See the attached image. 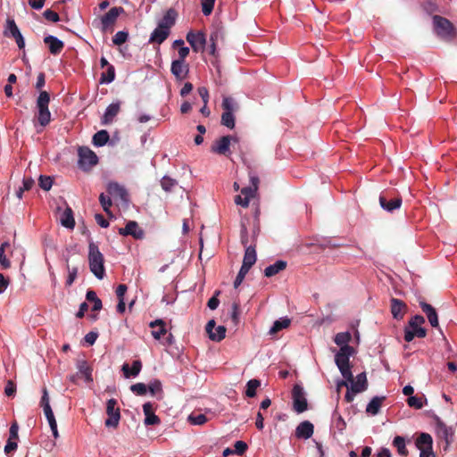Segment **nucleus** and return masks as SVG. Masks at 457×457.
Wrapping results in <instances>:
<instances>
[{"mask_svg":"<svg viewBox=\"0 0 457 457\" xmlns=\"http://www.w3.org/2000/svg\"><path fill=\"white\" fill-rule=\"evenodd\" d=\"M432 21L434 32L439 38L445 42H451L456 37L457 29L448 19L434 15Z\"/></svg>","mask_w":457,"mask_h":457,"instance_id":"1","label":"nucleus"},{"mask_svg":"<svg viewBox=\"0 0 457 457\" xmlns=\"http://www.w3.org/2000/svg\"><path fill=\"white\" fill-rule=\"evenodd\" d=\"M88 262L91 272L97 278L102 279L104 276V256L93 242L88 246Z\"/></svg>","mask_w":457,"mask_h":457,"instance_id":"2","label":"nucleus"},{"mask_svg":"<svg viewBox=\"0 0 457 457\" xmlns=\"http://www.w3.org/2000/svg\"><path fill=\"white\" fill-rule=\"evenodd\" d=\"M425 319L421 315L413 316L404 328V340L411 342L414 337L424 338L427 336V330L422 328Z\"/></svg>","mask_w":457,"mask_h":457,"instance_id":"3","label":"nucleus"},{"mask_svg":"<svg viewBox=\"0 0 457 457\" xmlns=\"http://www.w3.org/2000/svg\"><path fill=\"white\" fill-rule=\"evenodd\" d=\"M49 103V93L46 91H40L37 99V120L42 127L47 126L51 121V112L48 108Z\"/></svg>","mask_w":457,"mask_h":457,"instance_id":"4","label":"nucleus"},{"mask_svg":"<svg viewBox=\"0 0 457 457\" xmlns=\"http://www.w3.org/2000/svg\"><path fill=\"white\" fill-rule=\"evenodd\" d=\"M436 433L439 439L445 442V450L453 442L454 430L452 427L447 426L437 415L432 416Z\"/></svg>","mask_w":457,"mask_h":457,"instance_id":"5","label":"nucleus"},{"mask_svg":"<svg viewBox=\"0 0 457 457\" xmlns=\"http://www.w3.org/2000/svg\"><path fill=\"white\" fill-rule=\"evenodd\" d=\"M124 12L125 10L123 7H112L104 15H103L100 21L102 32H112L118 17Z\"/></svg>","mask_w":457,"mask_h":457,"instance_id":"6","label":"nucleus"},{"mask_svg":"<svg viewBox=\"0 0 457 457\" xmlns=\"http://www.w3.org/2000/svg\"><path fill=\"white\" fill-rule=\"evenodd\" d=\"M98 162L97 155L88 147L82 146L79 149V166L83 170H89Z\"/></svg>","mask_w":457,"mask_h":457,"instance_id":"7","label":"nucleus"},{"mask_svg":"<svg viewBox=\"0 0 457 457\" xmlns=\"http://www.w3.org/2000/svg\"><path fill=\"white\" fill-rule=\"evenodd\" d=\"M238 138L234 136H223L220 139L216 140L212 147V153L229 157L231 154L230 145L231 143H237Z\"/></svg>","mask_w":457,"mask_h":457,"instance_id":"8","label":"nucleus"},{"mask_svg":"<svg viewBox=\"0 0 457 457\" xmlns=\"http://www.w3.org/2000/svg\"><path fill=\"white\" fill-rule=\"evenodd\" d=\"M117 400L114 398L109 399L106 403V413L108 419L105 420L104 425L107 428H116L120 420V408L117 407Z\"/></svg>","mask_w":457,"mask_h":457,"instance_id":"9","label":"nucleus"},{"mask_svg":"<svg viewBox=\"0 0 457 457\" xmlns=\"http://www.w3.org/2000/svg\"><path fill=\"white\" fill-rule=\"evenodd\" d=\"M293 409L297 413H302L308 409V403L303 386L295 385L292 389Z\"/></svg>","mask_w":457,"mask_h":457,"instance_id":"10","label":"nucleus"},{"mask_svg":"<svg viewBox=\"0 0 457 457\" xmlns=\"http://www.w3.org/2000/svg\"><path fill=\"white\" fill-rule=\"evenodd\" d=\"M4 35L5 37H11L14 38L19 49H23L25 47L24 38L19 28L17 27L14 20L7 19Z\"/></svg>","mask_w":457,"mask_h":457,"instance_id":"11","label":"nucleus"},{"mask_svg":"<svg viewBox=\"0 0 457 457\" xmlns=\"http://www.w3.org/2000/svg\"><path fill=\"white\" fill-rule=\"evenodd\" d=\"M187 41L191 46L194 52H204L206 45V37L204 33L201 31H189L187 34Z\"/></svg>","mask_w":457,"mask_h":457,"instance_id":"12","label":"nucleus"},{"mask_svg":"<svg viewBox=\"0 0 457 457\" xmlns=\"http://www.w3.org/2000/svg\"><path fill=\"white\" fill-rule=\"evenodd\" d=\"M379 204L380 206L387 211V212H394L396 209H399L402 205V197L401 196H395L391 197L389 195V193L382 194L379 196Z\"/></svg>","mask_w":457,"mask_h":457,"instance_id":"13","label":"nucleus"},{"mask_svg":"<svg viewBox=\"0 0 457 457\" xmlns=\"http://www.w3.org/2000/svg\"><path fill=\"white\" fill-rule=\"evenodd\" d=\"M355 353V350L353 346L341 347L335 354V362L337 368H341L343 365L351 364L350 357Z\"/></svg>","mask_w":457,"mask_h":457,"instance_id":"14","label":"nucleus"},{"mask_svg":"<svg viewBox=\"0 0 457 457\" xmlns=\"http://www.w3.org/2000/svg\"><path fill=\"white\" fill-rule=\"evenodd\" d=\"M170 72L177 80H183L187 77L189 72L188 64H187L184 61L174 60L171 62Z\"/></svg>","mask_w":457,"mask_h":457,"instance_id":"15","label":"nucleus"},{"mask_svg":"<svg viewBox=\"0 0 457 457\" xmlns=\"http://www.w3.org/2000/svg\"><path fill=\"white\" fill-rule=\"evenodd\" d=\"M119 234L122 236H132L136 239H141L144 237V231L138 226V224L134 221H129L124 228L119 229Z\"/></svg>","mask_w":457,"mask_h":457,"instance_id":"16","label":"nucleus"},{"mask_svg":"<svg viewBox=\"0 0 457 457\" xmlns=\"http://www.w3.org/2000/svg\"><path fill=\"white\" fill-rule=\"evenodd\" d=\"M419 304L422 312L426 314L430 325L433 328H438V316L436 309L431 304L426 303L424 300H420Z\"/></svg>","mask_w":457,"mask_h":457,"instance_id":"17","label":"nucleus"},{"mask_svg":"<svg viewBox=\"0 0 457 457\" xmlns=\"http://www.w3.org/2000/svg\"><path fill=\"white\" fill-rule=\"evenodd\" d=\"M256 244H250L248 246H246L245 250L243 263L241 267L249 270L252 268V266L256 262Z\"/></svg>","mask_w":457,"mask_h":457,"instance_id":"18","label":"nucleus"},{"mask_svg":"<svg viewBox=\"0 0 457 457\" xmlns=\"http://www.w3.org/2000/svg\"><path fill=\"white\" fill-rule=\"evenodd\" d=\"M368 388V380L365 372H361L357 375L356 380L353 377V380L350 381V390L353 394L364 392Z\"/></svg>","mask_w":457,"mask_h":457,"instance_id":"19","label":"nucleus"},{"mask_svg":"<svg viewBox=\"0 0 457 457\" xmlns=\"http://www.w3.org/2000/svg\"><path fill=\"white\" fill-rule=\"evenodd\" d=\"M391 313L395 320H402L406 312L407 305L405 303L397 298H392L391 301Z\"/></svg>","mask_w":457,"mask_h":457,"instance_id":"20","label":"nucleus"},{"mask_svg":"<svg viewBox=\"0 0 457 457\" xmlns=\"http://www.w3.org/2000/svg\"><path fill=\"white\" fill-rule=\"evenodd\" d=\"M44 43L48 46L50 53L54 55L59 54L64 47V43L62 40L51 35L44 37Z\"/></svg>","mask_w":457,"mask_h":457,"instance_id":"21","label":"nucleus"},{"mask_svg":"<svg viewBox=\"0 0 457 457\" xmlns=\"http://www.w3.org/2000/svg\"><path fill=\"white\" fill-rule=\"evenodd\" d=\"M313 424L308 420L301 422L295 429V436L297 438L308 439L313 435Z\"/></svg>","mask_w":457,"mask_h":457,"instance_id":"22","label":"nucleus"},{"mask_svg":"<svg viewBox=\"0 0 457 457\" xmlns=\"http://www.w3.org/2000/svg\"><path fill=\"white\" fill-rule=\"evenodd\" d=\"M107 193L113 197L120 198L122 201H127V190L125 189L124 187H122L117 182H110L107 185Z\"/></svg>","mask_w":457,"mask_h":457,"instance_id":"23","label":"nucleus"},{"mask_svg":"<svg viewBox=\"0 0 457 457\" xmlns=\"http://www.w3.org/2000/svg\"><path fill=\"white\" fill-rule=\"evenodd\" d=\"M120 103H112L107 106L104 114L102 117L101 123L103 125H108L112 123L117 114L120 112Z\"/></svg>","mask_w":457,"mask_h":457,"instance_id":"24","label":"nucleus"},{"mask_svg":"<svg viewBox=\"0 0 457 457\" xmlns=\"http://www.w3.org/2000/svg\"><path fill=\"white\" fill-rule=\"evenodd\" d=\"M170 30L165 27L157 26V28L151 33L149 43H155L158 45L162 44L170 36Z\"/></svg>","mask_w":457,"mask_h":457,"instance_id":"25","label":"nucleus"},{"mask_svg":"<svg viewBox=\"0 0 457 457\" xmlns=\"http://www.w3.org/2000/svg\"><path fill=\"white\" fill-rule=\"evenodd\" d=\"M143 411L145 416V424L148 425H159L161 423L160 418L154 414L153 404L151 403H145L143 404Z\"/></svg>","mask_w":457,"mask_h":457,"instance_id":"26","label":"nucleus"},{"mask_svg":"<svg viewBox=\"0 0 457 457\" xmlns=\"http://www.w3.org/2000/svg\"><path fill=\"white\" fill-rule=\"evenodd\" d=\"M149 327L153 328L152 336L154 339L159 340L162 336L167 334L166 324L161 319L151 321Z\"/></svg>","mask_w":457,"mask_h":457,"instance_id":"27","label":"nucleus"},{"mask_svg":"<svg viewBox=\"0 0 457 457\" xmlns=\"http://www.w3.org/2000/svg\"><path fill=\"white\" fill-rule=\"evenodd\" d=\"M177 16H178L177 11L173 8H170L165 12L162 19L159 21L158 26L165 27L167 29L170 30L171 27L176 22Z\"/></svg>","mask_w":457,"mask_h":457,"instance_id":"28","label":"nucleus"},{"mask_svg":"<svg viewBox=\"0 0 457 457\" xmlns=\"http://www.w3.org/2000/svg\"><path fill=\"white\" fill-rule=\"evenodd\" d=\"M77 369L87 382L93 381L92 378V368L88 365L87 361L84 359L77 361Z\"/></svg>","mask_w":457,"mask_h":457,"instance_id":"29","label":"nucleus"},{"mask_svg":"<svg viewBox=\"0 0 457 457\" xmlns=\"http://www.w3.org/2000/svg\"><path fill=\"white\" fill-rule=\"evenodd\" d=\"M287 262L279 260L277 261L274 264H271L265 268L264 275L265 277L270 278L284 270L287 268Z\"/></svg>","mask_w":457,"mask_h":457,"instance_id":"30","label":"nucleus"},{"mask_svg":"<svg viewBox=\"0 0 457 457\" xmlns=\"http://www.w3.org/2000/svg\"><path fill=\"white\" fill-rule=\"evenodd\" d=\"M415 445L419 450L421 449H432L433 439L432 436L428 433H420L417 437Z\"/></svg>","mask_w":457,"mask_h":457,"instance_id":"31","label":"nucleus"},{"mask_svg":"<svg viewBox=\"0 0 457 457\" xmlns=\"http://www.w3.org/2000/svg\"><path fill=\"white\" fill-rule=\"evenodd\" d=\"M141 369H142V363L138 360L134 361L132 362L131 368L127 363L122 365V371H123L125 378L137 376L139 374Z\"/></svg>","mask_w":457,"mask_h":457,"instance_id":"32","label":"nucleus"},{"mask_svg":"<svg viewBox=\"0 0 457 457\" xmlns=\"http://www.w3.org/2000/svg\"><path fill=\"white\" fill-rule=\"evenodd\" d=\"M61 224L67 228H73L75 226V220L73 217L72 209L69 206L65 208L61 215Z\"/></svg>","mask_w":457,"mask_h":457,"instance_id":"33","label":"nucleus"},{"mask_svg":"<svg viewBox=\"0 0 457 457\" xmlns=\"http://www.w3.org/2000/svg\"><path fill=\"white\" fill-rule=\"evenodd\" d=\"M385 399V396L373 397L366 407V412L371 415H377Z\"/></svg>","mask_w":457,"mask_h":457,"instance_id":"34","label":"nucleus"},{"mask_svg":"<svg viewBox=\"0 0 457 457\" xmlns=\"http://www.w3.org/2000/svg\"><path fill=\"white\" fill-rule=\"evenodd\" d=\"M110 139L109 133L102 129L93 136L92 142L96 146H104Z\"/></svg>","mask_w":457,"mask_h":457,"instance_id":"35","label":"nucleus"},{"mask_svg":"<svg viewBox=\"0 0 457 457\" xmlns=\"http://www.w3.org/2000/svg\"><path fill=\"white\" fill-rule=\"evenodd\" d=\"M352 340V335L350 332H340L337 333L334 338V342L341 347L350 346L349 343Z\"/></svg>","mask_w":457,"mask_h":457,"instance_id":"36","label":"nucleus"},{"mask_svg":"<svg viewBox=\"0 0 457 457\" xmlns=\"http://www.w3.org/2000/svg\"><path fill=\"white\" fill-rule=\"evenodd\" d=\"M86 299L88 302H92L93 308L92 310L95 312H98L102 309L103 303L100 298L97 297L96 293L93 290H88L86 294Z\"/></svg>","mask_w":457,"mask_h":457,"instance_id":"37","label":"nucleus"},{"mask_svg":"<svg viewBox=\"0 0 457 457\" xmlns=\"http://www.w3.org/2000/svg\"><path fill=\"white\" fill-rule=\"evenodd\" d=\"M115 79V68L113 65H109L105 72L101 74L100 83L108 84Z\"/></svg>","mask_w":457,"mask_h":457,"instance_id":"38","label":"nucleus"},{"mask_svg":"<svg viewBox=\"0 0 457 457\" xmlns=\"http://www.w3.org/2000/svg\"><path fill=\"white\" fill-rule=\"evenodd\" d=\"M221 125L232 129L235 127V116L234 112H223L221 115Z\"/></svg>","mask_w":457,"mask_h":457,"instance_id":"39","label":"nucleus"},{"mask_svg":"<svg viewBox=\"0 0 457 457\" xmlns=\"http://www.w3.org/2000/svg\"><path fill=\"white\" fill-rule=\"evenodd\" d=\"M393 445L397 448L399 454L403 456L408 454V450L405 446V440L403 436H396L393 440Z\"/></svg>","mask_w":457,"mask_h":457,"instance_id":"40","label":"nucleus"},{"mask_svg":"<svg viewBox=\"0 0 457 457\" xmlns=\"http://www.w3.org/2000/svg\"><path fill=\"white\" fill-rule=\"evenodd\" d=\"M261 386L258 379H250L246 384L245 395L248 397H254L256 395V389Z\"/></svg>","mask_w":457,"mask_h":457,"instance_id":"41","label":"nucleus"},{"mask_svg":"<svg viewBox=\"0 0 457 457\" xmlns=\"http://www.w3.org/2000/svg\"><path fill=\"white\" fill-rule=\"evenodd\" d=\"M290 320L287 318L281 319L278 320H276L270 329V334L273 335L281 330L282 328H286L290 325Z\"/></svg>","mask_w":457,"mask_h":457,"instance_id":"42","label":"nucleus"},{"mask_svg":"<svg viewBox=\"0 0 457 457\" xmlns=\"http://www.w3.org/2000/svg\"><path fill=\"white\" fill-rule=\"evenodd\" d=\"M42 393L43 395L40 400V406L43 408L44 413H47L52 411V408L50 406L49 396L46 387H44L42 389Z\"/></svg>","mask_w":457,"mask_h":457,"instance_id":"43","label":"nucleus"},{"mask_svg":"<svg viewBox=\"0 0 457 457\" xmlns=\"http://www.w3.org/2000/svg\"><path fill=\"white\" fill-rule=\"evenodd\" d=\"M46 418L47 419V421L49 423V426L51 428V430L53 432V436L54 438H57L59 436L58 429H57V423L56 420L54 418L53 411L47 413H45Z\"/></svg>","mask_w":457,"mask_h":457,"instance_id":"44","label":"nucleus"},{"mask_svg":"<svg viewBox=\"0 0 457 457\" xmlns=\"http://www.w3.org/2000/svg\"><path fill=\"white\" fill-rule=\"evenodd\" d=\"M9 244L4 242L0 246V265L3 269H8L11 266L10 261L6 258L4 251L5 247H8Z\"/></svg>","mask_w":457,"mask_h":457,"instance_id":"45","label":"nucleus"},{"mask_svg":"<svg viewBox=\"0 0 457 457\" xmlns=\"http://www.w3.org/2000/svg\"><path fill=\"white\" fill-rule=\"evenodd\" d=\"M222 108L224 112H234L237 109V104L232 97L225 96L222 100Z\"/></svg>","mask_w":457,"mask_h":457,"instance_id":"46","label":"nucleus"},{"mask_svg":"<svg viewBox=\"0 0 457 457\" xmlns=\"http://www.w3.org/2000/svg\"><path fill=\"white\" fill-rule=\"evenodd\" d=\"M177 185V181L169 176H164L161 180V186L166 192L171 191V189Z\"/></svg>","mask_w":457,"mask_h":457,"instance_id":"47","label":"nucleus"},{"mask_svg":"<svg viewBox=\"0 0 457 457\" xmlns=\"http://www.w3.org/2000/svg\"><path fill=\"white\" fill-rule=\"evenodd\" d=\"M240 241L241 244L246 248L248 246V244H251L252 237L249 236L248 230L245 224H241V231H240Z\"/></svg>","mask_w":457,"mask_h":457,"instance_id":"48","label":"nucleus"},{"mask_svg":"<svg viewBox=\"0 0 457 457\" xmlns=\"http://www.w3.org/2000/svg\"><path fill=\"white\" fill-rule=\"evenodd\" d=\"M38 184L43 190L48 191L52 187L53 179L49 176L40 175L38 179Z\"/></svg>","mask_w":457,"mask_h":457,"instance_id":"49","label":"nucleus"},{"mask_svg":"<svg viewBox=\"0 0 457 457\" xmlns=\"http://www.w3.org/2000/svg\"><path fill=\"white\" fill-rule=\"evenodd\" d=\"M67 270H68V277H67L65 284L67 287H71L77 278L79 269H78V267L71 268L70 265L67 263Z\"/></svg>","mask_w":457,"mask_h":457,"instance_id":"50","label":"nucleus"},{"mask_svg":"<svg viewBox=\"0 0 457 457\" xmlns=\"http://www.w3.org/2000/svg\"><path fill=\"white\" fill-rule=\"evenodd\" d=\"M99 202L107 214H111L110 208L112 205V202L109 196H106L104 193L99 195Z\"/></svg>","mask_w":457,"mask_h":457,"instance_id":"51","label":"nucleus"},{"mask_svg":"<svg viewBox=\"0 0 457 457\" xmlns=\"http://www.w3.org/2000/svg\"><path fill=\"white\" fill-rule=\"evenodd\" d=\"M226 337V328L224 326H219L216 331L211 334V340L220 342Z\"/></svg>","mask_w":457,"mask_h":457,"instance_id":"52","label":"nucleus"},{"mask_svg":"<svg viewBox=\"0 0 457 457\" xmlns=\"http://www.w3.org/2000/svg\"><path fill=\"white\" fill-rule=\"evenodd\" d=\"M129 37V33L126 31H118L112 37V43L115 46H121L124 44Z\"/></svg>","mask_w":457,"mask_h":457,"instance_id":"53","label":"nucleus"},{"mask_svg":"<svg viewBox=\"0 0 457 457\" xmlns=\"http://www.w3.org/2000/svg\"><path fill=\"white\" fill-rule=\"evenodd\" d=\"M215 0H201L202 12L204 15H210L213 10Z\"/></svg>","mask_w":457,"mask_h":457,"instance_id":"54","label":"nucleus"},{"mask_svg":"<svg viewBox=\"0 0 457 457\" xmlns=\"http://www.w3.org/2000/svg\"><path fill=\"white\" fill-rule=\"evenodd\" d=\"M188 420L192 425H204L207 421V417L204 414H191Z\"/></svg>","mask_w":457,"mask_h":457,"instance_id":"55","label":"nucleus"},{"mask_svg":"<svg viewBox=\"0 0 457 457\" xmlns=\"http://www.w3.org/2000/svg\"><path fill=\"white\" fill-rule=\"evenodd\" d=\"M130 390L137 395H145L147 392V386L144 383H136L130 386Z\"/></svg>","mask_w":457,"mask_h":457,"instance_id":"56","label":"nucleus"},{"mask_svg":"<svg viewBox=\"0 0 457 457\" xmlns=\"http://www.w3.org/2000/svg\"><path fill=\"white\" fill-rule=\"evenodd\" d=\"M338 370L345 379H347L348 381L353 380V375L351 370H352L351 364L343 365V366H341V368H338Z\"/></svg>","mask_w":457,"mask_h":457,"instance_id":"57","label":"nucleus"},{"mask_svg":"<svg viewBox=\"0 0 457 457\" xmlns=\"http://www.w3.org/2000/svg\"><path fill=\"white\" fill-rule=\"evenodd\" d=\"M407 403L410 407L415 408V409H421L423 407V401L421 398L417 396H410L407 399Z\"/></svg>","mask_w":457,"mask_h":457,"instance_id":"58","label":"nucleus"},{"mask_svg":"<svg viewBox=\"0 0 457 457\" xmlns=\"http://www.w3.org/2000/svg\"><path fill=\"white\" fill-rule=\"evenodd\" d=\"M248 270L241 267L240 270H239V272L237 273V276L234 281V287L235 288H237L243 282V280L245 279L246 274L248 273Z\"/></svg>","mask_w":457,"mask_h":457,"instance_id":"59","label":"nucleus"},{"mask_svg":"<svg viewBox=\"0 0 457 457\" xmlns=\"http://www.w3.org/2000/svg\"><path fill=\"white\" fill-rule=\"evenodd\" d=\"M247 450V445L244 441H237L234 445V452L237 455H242Z\"/></svg>","mask_w":457,"mask_h":457,"instance_id":"60","label":"nucleus"},{"mask_svg":"<svg viewBox=\"0 0 457 457\" xmlns=\"http://www.w3.org/2000/svg\"><path fill=\"white\" fill-rule=\"evenodd\" d=\"M43 15L47 21H50L53 22H56L60 20L59 14L56 12L52 11L50 9L46 10L44 12Z\"/></svg>","mask_w":457,"mask_h":457,"instance_id":"61","label":"nucleus"},{"mask_svg":"<svg viewBox=\"0 0 457 457\" xmlns=\"http://www.w3.org/2000/svg\"><path fill=\"white\" fill-rule=\"evenodd\" d=\"M147 389L154 395L156 393L162 392V383L159 380H154L148 385Z\"/></svg>","mask_w":457,"mask_h":457,"instance_id":"62","label":"nucleus"},{"mask_svg":"<svg viewBox=\"0 0 457 457\" xmlns=\"http://www.w3.org/2000/svg\"><path fill=\"white\" fill-rule=\"evenodd\" d=\"M220 294V291H215L214 295L211 297L207 303V306L211 310H215L218 308L220 300L218 299V295Z\"/></svg>","mask_w":457,"mask_h":457,"instance_id":"63","label":"nucleus"},{"mask_svg":"<svg viewBox=\"0 0 457 457\" xmlns=\"http://www.w3.org/2000/svg\"><path fill=\"white\" fill-rule=\"evenodd\" d=\"M16 393V385L12 380H8L5 387H4V394L7 396H13Z\"/></svg>","mask_w":457,"mask_h":457,"instance_id":"64","label":"nucleus"}]
</instances>
